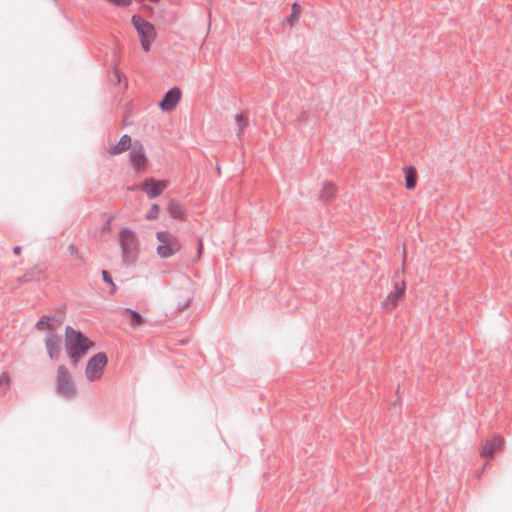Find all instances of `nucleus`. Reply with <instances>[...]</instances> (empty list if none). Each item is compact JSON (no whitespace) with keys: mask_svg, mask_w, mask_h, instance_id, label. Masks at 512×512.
<instances>
[{"mask_svg":"<svg viewBox=\"0 0 512 512\" xmlns=\"http://www.w3.org/2000/svg\"><path fill=\"white\" fill-rule=\"evenodd\" d=\"M94 346L95 342L90 340L83 332L74 329L72 326H66L64 347L73 367H76Z\"/></svg>","mask_w":512,"mask_h":512,"instance_id":"1","label":"nucleus"},{"mask_svg":"<svg viewBox=\"0 0 512 512\" xmlns=\"http://www.w3.org/2000/svg\"><path fill=\"white\" fill-rule=\"evenodd\" d=\"M118 236L123 261L127 264L135 262L139 246L136 233L132 229L124 227L120 229Z\"/></svg>","mask_w":512,"mask_h":512,"instance_id":"2","label":"nucleus"},{"mask_svg":"<svg viewBox=\"0 0 512 512\" xmlns=\"http://www.w3.org/2000/svg\"><path fill=\"white\" fill-rule=\"evenodd\" d=\"M156 239L159 242L156 253L162 259L170 258L182 249L179 238L168 231H157Z\"/></svg>","mask_w":512,"mask_h":512,"instance_id":"3","label":"nucleus"},{"mask_svg":"<svg viewBox=\"0 0 512 512\" xmlns=\"http://www.w3.org/2000/svg\"><path fill=\"white\" fill-rule=\"evenodd\" d=\"M56 391L66 400H73L77 396V390L73 383L68 368L65 365H59L56 372Z\"/></svg>","mask_w":512,"mask_h":512,"instance_id":"4","label":"nucleus"},{"mask_svg":"<svg viewBox=\"0 0 512 512\" xmlns=\"http://www.w3.org/2000/svg\"><path fill=\"white\" fill-rule=\"evenodd\" d=\"M131 23L139 35L143 50L148 52L156 37L154 25L138 14L132 16Z\"/></svg>","mask_w":512,"mask_h":512,"instance_id":"5","label":"nucleus"},{"mask_svg":"<svg viewBox=\"0 0 512 512\" xmlns=\"http://www.w3.org/2000/svg\"><path fill=\"white\" fill-rule=\"evenodd\" d=\"M107 363L108 357L105 352H98L91 356L85 369L86 378L91 382L100 379Z\"/></svg>","mask_w":512,"mask_h":512,"instance_id":"6","label":"nucleus"},{"mask_svg":"<svg viewBox=\"0 0 512 512\" xmlns=\"http://www.w3.org/2000/svg\"><path fill=\"white\" fill-rule=\"evenodd\" d=\"M181 97V89L178 86H174L164 93L162 99L158 103V106L163 112H171L176 108Z\"/></svg>","mask_w":512,"mask_h":512,"instance_id":"7","label":"nucleus"},{"mask_svg":"<svg viewBox=\"0 0 512 512\" xmlns=\"http://www.w3.org/2000/svg\"><path fill=\"white\" fill-rule=\"evenodd\" d=\"M167 183L163 180L155 178H146L141 184L140 189L148 196L149 199H155L160 196L166 189Z\"/></svg>","mask_w":512,"mask_h":512,"instance_id":"8","label":"nucleus"},{"mask_svg":"<svg viewBox=\"0 0 512 512\" xmlns=\"http://www.w3.org/2000/svg\"><path fill=\"white\" fill-rule=\"evenodd\" d=\"M45 348L50 360L57 361L60 358L62 350V336L57 333L49 332L45 338Z\"/></svg>","mask_w":512,"mask_h":512,"instance_id":"9","label":"nucleus"},{"mask_svg":"<svg viewBox=\"0 0 512 512\" xmlns=\"http://www.w3.org/2000/svg\"><path fill=\"white\" fill-rule=\"evenodd\" d=\"M406 290L405 281L395 282L393 290L387 295L382 302V307L386 310L395 308L399 301L404 297Z\"/></svg>","mask_w":512,"mask_h":512,"instance_id":"10","label":"nucleus"},{"mask_svg":"<svg viewBox=\"0 0 512 512\" xmlns=\"http://www.w3.org/2000/svg\"><path fill=\"white\" fill-rule=\"evenodd\" d=\"M130 162L136 171L145 168L148 158L145 153L144 146L141 143H135L129 153Z\"/></svg>","mask_w":512,"mask_h":512,"instance_id":"11","label":"nucleus"},{"mask_svg":"<svg viewBox=\"0 0 512 512\" xmlns=\"http://www.w3.org/2000/svg\"><path fill=\"white\" fill-rule=\"evenodd\" d=\"M503 444L504 439L500 436L485 440L484 445L480 451V456L482 458H493L496 450L500 449Z\"/></svg>","mask_w":512,"mask_h":512,"instance_id":"12","label":"nucleus"},{"mask_svg":"<svg viewBox=\"0 0 512 512\" xmlns=\"http://www.w3.org/2000/svg\"><path fill=\"white\" fill-rule=\"evenodd\" d=\"M337 193V187L334 183L330 181H324L322 185V189L319 194V200L323 203H329Z\"/></svg>","mask_w":512,"mask_h":512,"instance_id":"13","label":"nucleus"},{"mask_svg":"<svg viewBox=\"0 0 512 512\" xmlns=\"http://www.w3.org/2000/svg\"><path fill=\"white\" fill-rule=\"evenodd\" d=\"M131 145H132L131 137L128 134H124L121 136V138L115 145H112L109 148V152L113 155H117V154H120L122 152L129 150Z\"/></svg>","mask_w":512,"mask_h":512,"instance_id":"14","label":"nucleus"},{"mask_svg":"<svg viewBox=\"0 0 512 512\" xmlns=\"http://www.w3.org/2000/svg\"><path fill=\"white\" fill-rule=\"evenodd\" d=\"M42 277V269L35 265L29 268L22 276L18 278V283H29L33 280H40Z\"/></svg>","mask_w":512,"mask_h":512,"instance_id":"15","label":"nucleus"},{"mask_svg":"<svg viewBox=\"0 0 512 512\" xmlns=\"http://www.w3.org/2000/svg\"><path fill=\"white\" fill-rule=\"evenodd\" d=\"M167 210L173 219L185 220L186 210L179 202L175 200L170 201Z\"/></svg>","mask_w":512,"mask_h":512,"instance_id":"16","label":"nucleus"},{"mask_svg":"<svg viewBox=\"0 0 512 512\" xmlns=\"http://www.w3.org/2000/svg\"><path fill=\"white\" fill-rule=\"evenodd\" d=\"M302 13V7L298 2H293L291 5V12L289 16L285 19V23L290 27H294V25L298 22Z\"/></svg>","mask_w":512,"mask_h":512,"instance_id":"17","label":"nucleus"},{"mask_svg":"<svg viewBox=\"0 0 512 512\" xmlns=\"http://www.w3.org/2000/svg\"><path fill=\"white\" fill-rule=\"evenodd\" d=\"M192 301V296L187 289H181L179 299L176 301V311L182 312L186 309Z\"/></svg>","mask_w":512,"mask_h":512,"instance_id":"18","label":"nucleus"},{"mask_svg":"<svg viewBox=\"0 0 512 512\" xmlns=\"http://www.w3.org/2000/svg\"><path fill=\"white\" fill-rule=\"evenodd\" d=\"M124 313L128 315V322L132 326H140L145 322V318L142 314L131 308H124Z\"/></svg>","mask_w":512,"mask_h":512,"instance_id":"19","label":"nucleus"},{"mask_svg":"<svg viewBox=\"0 0 512 512\" xmlns=\"http://www.w3.org/2000/svg\"><path fill=\"white\" fill-rule=\"evenodd\" d=\"M405 186L408 190H412L417 184V173L413 166L406 167L405 170Z\"/></svg>","mask_w":512,"mask_h":512,"instance_id":"20","label":"nucleus"},{"mask_svg":"<svg viewBox=\"0 0 512 512\" xmlns=\"http://www.w3.org/2000/svg\"><path fill=\"white\" fill-rule=\"evenodd\" d=\"M53 327L54 325L52 323L51 315H43L34 325V329L39 331L45 329H52Z\"/></svg>","mask_w":512,"mask_h":512,"instance_id":"21","label":"nucleus"},{"mask_svg":"<svg viewBox=\"0 0 512 512\" xmlns=\"http://www.w3.org/2000/svg\"><path fill=\"white\" fill-rule=\"evenodd\" d=\"M235 122L238 127L237 135L240 136L248 126V118L244 113H237L235 115Z\"/></svg>","mask_w":512,"mask_h":512,"instance_id":"22","label":"nucleus"},{"mask_svg":"<svg viewBox=\"0 0 512 512\" xmlns=\"http://www.w3.org/2000/svg\"><path fill=\"white\" fill-rule=\"evenodd\" d=\"M101 275H102L103 281L110 286V294H114L116 292V290H117V286L114 283L110 273L107 270L103 269L101 271Z\"/></svg>","mask_w":512,"mask_h":512,"instance_id":"23","label":"nucleus"},{"mask_svg":"<svg viewBox=\"0 0 512 512\" xmlns=\"http://www.w3.org/2000/svg\"><path fill=\"white\" fill-rule=\"evenodd\" d=\"M160 206L157 203H153L150 210L145 215L146 220H156L159 217Z\"/></svg>","mask_w":512,"mask_h":512,"instance_id":"24","label":"nucleus"},{"mask_svg":"<svg viewBox=\"0 0 512 512\" xmlns=\"http://www.w3.org/2000/svg\"><path fill=\"white\" fill-rule=\"evenodd\" d=\"M67 251L71 256H74L79 260L84 261V257L80 254L78 248L74 244H70L67 248Z\"/></svg>","mask_w":512,"mask_h":512,"instance_id":"25","label":"nucleus"},{"mask_svg":"<svg viewBox=\"0 0 512 512\" xmlns=\"http://www.w3.org/2000/svg\"><path fill=\"white\" fill-rule=\"evenodd\" d=\"M107 1L117 7H128L132 3V0H107Z\"/></svg>","mask_w":512,"mask_h":512,"instance_id":"26","label":"nucleus"},{"mask_svg":"<svg viewBox=\"0 0 512 512\" xmlns=\"http://www.w3.org/2000/svg\"><path fill=\"white\" fill-rule=\"evenodd\" d=\"M10 382V377L8 373L4 372L0 375V386L8 385Z\"/></svg>","mask_w":512,"mask_h":512,"instance_id":"27","label":"nucleus"},{"mask_svg":"<svg viewBox=\"0 0 512 512\" xmlns=\"http://www.w3.org/2000/svg\"><path fill=\"white\" fill-rule=\"evenodd\" d=\"M203 252V240L202 238L198 239V247H197V256L195 260H198L201 258Z\"/></svg>","mask_w":512,"mask_h":512,"instance_id":"28","label":"nucleus"},{"mask_svg":"<svg viewBox=\"0 0 512 512\" xmlns=\"http://www.w3.org/2000/svg\"><path fill=\"white\" fill-rule=\"evenodd\" d=\"M52 317V323H55L57 325H61L64 321V316L61 315H53Z\"/></svg>","mask_w":512,"mask_h":512,"instance_id":"29","label":"nucleus"},{"mask_svg":"<svg viewBox=\"0 0 512 512\" xmlns=\"http://www.w3.org/2000/svg\"><path fill=\"white\" fill-rule=\"evenodd\" d=\"M21 250H22L21 246L16 245L13 247V253L16 255H19L21 253Z\"/></svg>","mask_w":512,"mask_h":512,"instance_id":"30","label":"nucleus"},{"mask_svg":"<svg viewBox=\"0 0 512 512\" xmlns=\"http://www.w3.org/2000/svg\"><path fill=\"white\" fill-rule=\"evenodd\" d=\"M115 75L117 77V81L120 82L121 81L120 71L119 70H115Z\"/></svg>","mask_w":512,"mask_h":512,"instance_id":"31","label":"nucleus"},{"mask_svg":"<svg viewBox=\"0 0 512 512\" xmlns=\"http://www.w3.org/2000/svg\"><path fill=\"white\" fill-rule=\"evenodd\" d=\"M156 0H151V2H155Z\"/></svg>","mask_w":512,"mask_h":512,"instance_id":"32","label":"nucleus"}]
</instances>
